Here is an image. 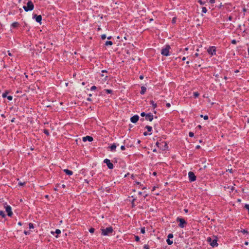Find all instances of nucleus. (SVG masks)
<instances>
[{
    "instance_id": "f257e3e1",
    "label": "nucleus",
    "mask_w": 249,
    "mask_h": 249,
    "mask_svg": "<svg viewBox=\"0 0 249 249\" xmlns=\"http://www.w3.org/2000/svg\"><path fill=\"white\" fill-rule=\"evenodd\" d=\"M207 241L213 247L218 246V244L217 243V238L215 236H213V238L211 237H208L207 239Z\"/></svg>"
},
{
    "instance_id": "f03ea898",
    "label": "nucleus",
    "mask_w": 249,
    "mask_h": 249,
    "mask_svg": "<svg viewBox=\"0 0 249 249\" xmlns=\"http://www.w3.org/2000/svg\"><path fill=\"white\" fill-rule=\"evenodd\" d=\"M23 8L26 12L31 11L34 8V5L31 0H29L26 6H23Z\"/></svg>"
},
{
    "instance_id": "7ed1b4c3",
    "label": "nucleus",
    "mask_w": 249,
    "mask_h": 249,
    "mask_svg": "<svg viewBox=\"0 0 249 249\" xmlns=\"http://www.w3.org/2000/svg\"><path fill=\"white\" fill-rule=\"evenodd\" d=\"M101 231L102 235L107 236L110 235L112 233L113 230L111 227H109L106 229H102Z\"/></svg>"
},
{
    "instance_id": "20e7f679",
    "label": "nucleus",
    "mask_w": 249,
    "mask_h": 249,
    "mask_svg": "<svg viewBox=\"0 0 249 249\" xmlns=\"http://www.w3.org/2000/svg\"><path fill=\"white\" fill-rule=\"evenodd\" d=\"M171 49L169 45H166L165 48L162 49L161 53L164 56L169 55V50Z\"/></svg>"
},
{
    "instance_id": "39448f33",
    "label": "nucleus",
    "mask_w": 249,
    "mask_h": 249,
    "mask_svg": "<svg viewBox=\"0 0 249 249\" xmlns=\"http://www.w3.org/2000/svg\"><path fill=\"white\" fill-rule=\"evenodd\" d=\"M177 221L179 222L178 226L181 228H183L185 227V225L187 224L185 220L181 218L178 217Z\"/></svg>"
},
{
    "instance_id": "423d86ee",
    "label": "nucleus",
    "mask_w": 249,
    "mask_h": 249,
    "mask_svg": "<svg viewBox=\"0 0 249 249\" xmlns=\"http://www.w3.org/2000/svg\"><path fill=\"white\" fill-rule=\"evenodd\" d=\"M4 208L5 209V211L7 213V215L9 216H11L13 214V213L12 211V209L10 206L7 205L6 203L4 204Z\"/></svg>"
},
{
    "instance_id": "0eeeda50",
    "label": "nucleus",
    "mask_w": 249,
    "mask_h": 249,
    "mask_svg": "<svg viewBox=\"0 0 249 249\" xmlns=\"http://www.w3.org/2000/svg\"><path fill=\"white\" fill-rule=\"evenodd\" d=\"M208 53L212 56L216 54V48L214 46L210 47L208 50Z\"/></svg>"
},
{
    "instance_id": "6e6552de",
    "label": "nucleus",
    "mask_w": 249,
    "mask_h": 249,
    "mask_svg": "<svg viewBox=\"0 0 249 249\" xmlns=\"http://www.w3.org/2000/svg\"><path fill=\"white\" fill-rule=\"evenodd\" d=\"M189 179L191 182L196 180V176L193 172H189L188 173Z\"/></svg>"
},
{
    "instance_id": "1a4fd4ad",
    "label": "nucleus",
    "mask_w": 249,
    "mask_h": 249,
    "mask_svg": "<svg viewBox=\"0 0 249 249\" xmlns=\"http://www.w3.org/2000/svg\"><path fill=\"white\" fill-rule=\"evenodd\" d=\"M104 162L107 165V167L109 169H112L113 168V164L110 162V160L107 159H106L104 160Z\"/></svg>"
},
{
    "instance_id": "9d476101",
    "label": "nucleus",
    "mask_w": 249,
    "mask_h": 249,
    "mask_svg": "<svg viewBox=\"0 0 249 249\" xmlns=\"http://www.w3.org/2000/svg\"><path fill=\"white\" fill-rule=\"evenodd\" d=\"M139 116L137 115H135L132 116L130 118V121L133 123H136V122H138V121L139 120Z\"/></svg>"
},
{
    "instance_id": "9b49d317",
    "label": "nucleus",
    "mask_w": 249,
    "mask_h": 249,
    "mask_svg": "<svg viewBox=\"0 0 249 249\" xmlns=\"http://www.w3.org/2000/svg\"><path fill=\"white\" fill-rule=\"evenodd\" d=\"M33 18L36 19V22L41 23V21L42 20V17L41 15H34L33 16Z\"/></svg>"
},
{
    "instance_id": "f8f14e48",
    "label": "nucleus",
    "mask_w": 249,
    "mask_h": 249,
    "mask_svg": "<svg viewBox=\"0 0 249 249\" xmlns=\"http://www.w3.org/2000/svg\"><path fill=\"white\" fill-rule=\"evenodd\" d=\"M145 119L149 121H152L153 119V116L151 113L146 114Z\"/></svg>"
},
{
    "instance_id": "ddd939ff",
    "label": "nucleus",
    "mask_w": 249,
    "mask_h": 249,
    "mask_svg": "<svg viewBox=\"0 0 249 249\" xmlns=\"http://www.w3.org/2000/svg\"><path fill=\"white\" fill-rule=\"evenodd\" d=\"M87 141L91 142L93 141V138L89 136H87L83 138V141L86 142Z\"/></svg>"
},
{
    "instance_id": "4468645a",
    "label": "nucleus",
    "mask_w": 249,
    "mask_h": 249,
    "mask_svg": "<svg viewBox=\"0 0 249 249\" xmlns=\"http://www.w3.org/2000/svg\"><path fill=\"white\" fill-rule=\"evenodd\" d=\"M164 145V146L165 147H167V144L166 142H162L161 143H160L159 142H156V145L158 147H160L161 145Z\"/></svg>"
},
{
    "instance_id": "2eb2a0df",
    "label": "nucleus",
    "mask_w": 249,
    "mask_h": 249,
    "mask_svg": "<svg viewBox=\"0 0 249 249\" xmlns=\"http://www.w3.org/2000/svg\"><path fill=\"white\" fill-rule=\"evenodd\" d=\"M64 172L66 174H67L68 175H69V176H71V175H72V174H73V172L70 170H68L67 169H64Z\"/></svg>"
},
{
    "instance_id": "dca6fc26",
    "label": "nucleus",
    "mask_w": 249,
    "mask_h": 249,
    "mask_svg": "<svg viewBox=\"0 0 249 249\" xmlns=\"http://www.w3.org/2000/svg\"><path fill=\"white\" fill-rule=\"evenodd\" d=\"M116 147L117 146H116V144L115 143H113V144H112L110 146V149L111 151H114L116 150Z\"/></svg>"
},
{
    "instance_id": "f3484780",
    "label": "nucleus",
    "mask_w": 249,
    "mask_h": 249,
    "mask_svg": "<svg viewBox=\"0 0 249 249\" xmlns=\"http://www.w3.org/2000/svg\"><path fill=\"white\" fill-rule=\"evenodd\" d=\"M55 233L59 234L61 233V231L59 229H56L55 231H51V234L53 235H54Z\"/></svg>"
},
{
    "instance_id": "a211bd4d",
    "label": "nucleus",
    "mask_w": 249,
    "mask_h": 249,
    "mask_svg": "<svg viewBox=\"0 0 249 249\" xmlns=\"http://www.w3.org/2000/svg\"><path fill=\"white\" fill-rule=\"evenodd\" d=\"M150 104L154 108H155L157 105L156 103H154V102L153 100H151L150 101Z\"/></svg>"
},
{
    "instance_id": "6ab92c4d",
    "label": "nucleus",
    "mask_w": 249,
    "mask_h": 249,
    "mask_svg": "<svg viewBox=\"0 0 249 249\" xmlns=\"http://www.w3.org/2000/svg\"><path fill=\"white\" fill-rule=\"evenodd\" d=\"M18 25L19 23L18 22H14L11 25L12 27L13 28H17L18 26Z\"/></svg>"
},
{
    "instance_id": "aec40b11",
    "label": "nucleus",
    "mask_w": 249,
    "mask_h": 249,
    "mask_svg": "<svg viewBox=\"0 0 249 249\" xmlns=\"http://www.w3.org/2000/svg\"><path fill=\"white\" fill-rule=\"evenodd\" d=\"M146 90V88L145 87H142L141 93L142 94H143L145 92Z\"/></svg>"
},
{
    "instance_id": "412c9836",
    "label": "nucleus",
    "mask_w": 249,
    "mask_h": 249,
    "mask_svg": "<svg viewBox=\"0 0 249 249\" xmlns=\"http://www.w3.org/2000/svg\"><path fill=\"white\" fill-rule=\"evenodd\" d=\"M145 128L147 129V130H148V131L149 132H151L152 130V128L151 126H149V125H146L145 126Z\"/></svg>"
},
{
    "instance_id": "4be33fe9",
    "label": "nucleus",
    "mask_w": 249,
    "mask_h": 249,
    "mask_svg": "<svg viewBox=\"0 0 249 249\" xmlns=\"http://www.w3.org/2000/svg\"><path fill=\"white\" fill-rule=\"evenodd\" d=\"M112 44H113V43H112V41H107L106 42L105 45H106V46H108V45H110V46H111V45H112Z\"/></svg>"
},
{
    "instance_id": "5701e85b",
    "label": "nucleus",
    "mask_w": 249,
    "mask_h": 249,
    "mask_svg": "<svg viewBox=\"0 0 249 249\" xmlns=\"http://www.w3.org/2000/svg\"><path fill=\"white\" fill-rule=\"evenodd\" d=\"M166 242L169 245H171L173 244V241L168 238L167 239Z\"/></svg>"
},
{
    "instance_id": "b1692460",
    "label": "nucleus",
    "mask_w": 249,
    "mask_h": 249,
    "mask_svg": "<svg viewBox=\"0 0 249 249\" xmlns=\"http://www.w3.org/2000/svg\"><path fill=\"white\" fill-rule=\"evenodd\" d=\"M0 216H1L2 217H4L5 216V214H4L3 211H0Z\"/></svg>"
},
{
    "instance_id": "393cba45",
    "label": "nucleus",
    "mask_w": 249,
    "mask_h": 249,
    "mask_svg": "<svg viewBox=\"0 0 249 249\" xmlns=\"http://www.w3.org/2000/svg\"><path fill=\"white\" fill-rule=\"evenodd\" d=\"M207 12V9L205 7H203L202 8V12L203 13H206Z\"/></svg>"
},
{
    "instance_id": "a878e982",
    "label": "nucleus",
    "mask_w": 249,
    "mask_h": 249,
    "mask_svg": "<svg viewBox=\"0 0 249 249\" xmlns=\"http://www.w3.org/2000/svg\"><path fill=\"white\" fill-rule=\"evenodd\" d=\"M105 91L106 93H108V94H110V93H111L112 92V90H111V89H105Z\"/></svg>"
},
{
    "instance_id": "bb28decb",
    "label": "nucleus",
    "mask_w": 249,
    "mask_h": 249,
    "mask_svg": "<svg viewBox=\"0 0 249 249\" xmlns=\"http://www.w3.org/2000/svg\"><path fill=\"white\" fill-rule=\"evenodd\" d=\"M200 117H201V118H202V117H203V118H204V120H208V118H209L208 116H207V115L203 116V115H200Z\"/></svg>"
},
{
    "instance_id": "cd10ccee",
    "label": "nucleus",
    "mask_w": 249,
    "mask_h": 249,
    "mask_svg": "<svg viewBox=\"0 0 249 249\" xmlns=\"http://www.w3.org/2000/svg\"><path fill=\"white\" fill-rule=\"evenodd\" d=\"M29 228L30 229H33L34 228L33 224L30 223L29 224Z\"/></svg>"
},
{
    "instance_id": "c85d7f7f",
    "label": "nucleus",
    "mask_w": 249,
    "mask_h": 249,
    "mask_svg": "<svg viewBox=\"0 0 249 249\" xmlns=\"http://www.w3.org/2000/svg\"><path fill=\"white\" fill-rule=\"evenodd\" d=\"M199 93L198 92H196L194 93V96L196 98L197 97L199 96Z\"/></svg>"
},
{
    "instance_id": "c756f323",
    "label": "nucleus",
    "mask_w": 249,
    "mask_h": 249,
    "mask_svg": "<svg viewBox=\"0 0 249 249\" xmlns=\"http://www.w3.org/2000/svg\"><path fill=\"white\" fill-rule=\"evenodd\" d=\"M198 2L200 4V5H204L205 3V1H203L202 0H199Z\"/></svg>"
},
{
    "instance_id": "7c9ffc66",
    "label": "nucleus",
    "mask_w": 249,
    "mask_h": 249,
    "mask_svg": "<svg viewBox=\"0 0 249 249\" xmlns=\"http://www.w3.org/2000/svg\"><path fill=\"white\" fill-rule=\"evenodd\" d=\"M94 229L93 228H90L89 230V231L90 232V233H93L94 232Z\"/></svg>"
},
{
    "instance_id": "2f4dec72",
    "label": "nucleus",
    "mask_w": 249,
    "mask_h": 249,
    "mask_svg": "<svg viewBox=\"0 0 249 249\" xmlns=\"http://www.w3.org/2000/svg\"><path fill=\"white\" fill-rule=\"evenodd\" d=\"M173 237V234L172 233H170L168 235V238H172Z\"/></svg>"
},
{
    "instance_id": "473e14b6",
    "label": "nucleus",
    "mask_w": 249,
    "mask_h": 249,
    "mask_svg": "<svg viewBox=\"0 0 249 249\" xmlns=\"http://www.w3.org/2000/svg\"><path fill=\"white\" fill-rule=\"evenodd\" d=\"M189 136L190 137H193L194 136V133L192 132H190L189 133Z\"/></svg>"
},
{
    "instance_id": "72a5a7b5",
    "label": "nucleus",
    "mask_w": 249,
    "mask_h": 249,
    "mask_svg": "<svg viewBox=\"0 0 249 249\" xmlns=\"http://www.w3.org/2000/svg\"><path fill=\"white\" fill-rule=\"evenodd\" d=\"M97 89V87L95 86H93L91 87L90 88V90H95Z\"/></svg>"
},
{
    "instance_id": "f704fd0d",
    "label": "nucleus",
    "mask_w": 249,
    "mask_h": 249,
    "mask_svg": "<svg viewBox=\"0 0 249 249\" xmlns=\"http://www.w3.org/2000/svg\"><path fill=\"white\" fill-rule=\"evenodd\" d=\"M135 240L137 242H139L140 241V237L138 236H135Z\"/></svg>"
},
{
    "instance_id": "c9c22d12",
    "label": "nucleus",
    "mask_w": 249,
    "mask_h": 249,
    "mask_svg": "<svg viewBox=\"0 0 249 249\" xmlns=\"http://www.w3.org/2000/svg\"><path fill=\"white\" fill-rule=\"evenodd\" d=\"M44 133L47 135H49V131L48 130H46V129H44Z\"/></svg>"
},
{
    "instance_id": "e433bc0d",
    "label": "nucleus",
    "mask_w": 249,
    "mask_h": 249,
    "mask_svg": "<svg viewBox=\"0 0 249 249\" xmlns=\"http://www.w3.org/2000/svg\"><path fill=\"white\" fill-rule=\"evenodd\" d=\"M141 232L142 233H145V228H142L141 230Z\"/></svg>"
},
{
    "instance_id": "4c0bfd02",
    "label": "nucleus",
    "mask_w": 249,
    "mask_h": 249,
    "mask_svg": "<svg viewBox=\"0 0 249 249\" xmlns=\"http://www.w3.org/2000/svg\"><path fill=\"white\" fill-rule=\"evenodd\" d=\"M7 98L8 100H10V101L12 100V99H13V97L12 96H11V95L8 96L7 97Z\"/></svg>"
},
{
    "instance_id": "58836bf2",
    "label": "nucleus",
    "mask_w": 249,
    "mask_h": 249,
    "mask_svg": "<svg viewBox=\"0 0 249 249\" xmlns=\"http://www.w3.org/2000/svg\"><path fill=\"white\" fill-rule=\"evenodd\" d=\"M106 35L104 34V35H102L101 36V38H102L103 40L105 39H106Z\"/></svg>"
},
{
    "instance_id": "ea45409f",
    "label": "nucleus",
    "mask_w": 249,
    "mask_h": 249,
    "mask_svg": "<svg viewBox=\"0 0 249 249\" xmlns=\"http://www.w3.org/2000/svg\"><path fill=\"white\" fill-rule=\"evenodd\" d=\"M144 249H149V246L147 245H144L143 246Z\"/></svg>"
},
{
    "instance_id": "a19ab883",
    "label": "nucleus",
    "mask_w": 249,
    "mask_h": 249,
    "mask_svg": "<svg viewBox=\"0 0 249 249\" xmlns=\"http://www.w3.org/2000/svg\"><path fill=\"white\" fill-rule=\"evenodd\" d=\"M2 97H3V98L7 97V93H3L2 94Z\"/></svg>"
},
{
    "instance_id": "79ce46f5",
    "label": "nucleus",
    "mask_w": 249,
    "mask_h": 249,
    "mask_svg": "<svg viewBox=\"0 0 249 249\" xmlns=\"http://www.w3.org/2000/svg\"><path fill=\"white\" fill-rule=\"evenodd\" d=\"M245 208L249 211V204H246Z\"/></svg>"
},
{
    "instance_id": "37998d69",
    "label": "nucleus",
    "mask_w": 249,
    "mask_h": 249,
    "mask_svg": "<svg viewBox=\"0 0 249 249\" xmlns=\"http://www.w3.org/2000/svg\"><path fill=\"white\" fill-rule=\"evenodd\" d=\"M231 43L233 44H235L236 43V40L235 39H233L232 41H231Z\"/></svg>"
},
{
    "instance_id": "c03bdc74",
    "label": "nucleus",
    "mask_w": 249,
    "mask_h": 249,
    "mask_svg": "<svg viewBox=\"0 0 249 249\" xmlns=\"http://www.w3.org/2000/svg\"><path fill=\"white\" fill-rule=\"evenodd\" d=\"M121 149L122 150H125V146H124V145H122V146H121Z\"/></svg>"
},
{
    "instance_id": "a18cd8bd",
    "label": "nucleus",
    "mask_w": 249,
    "mask_h": 249,
    "mask_svg": "<svg viewBox=\"0 0 249 249\" xmlns=\"http://www.w3.org/2000/svg\"><path fill=\"white\" fill-rule=\"evenodd\" d=\"M146 114L144 113V112H142L141 114V115L142 116H145L146 117Z\"/></svg>"
},
{
    "instance_id": "49530a36",
    "label": "nucleus",
    "mask_w": 249,
    "mask_h": 249,
    "mask_svg": "<svg viewBox=\"0 0 249 249\" xmlns=\"http://www.w3.org/2000/svg\"><path fill=\"white\" fill-rule=\"evenodd\" d=\"M241 231L243 233H248V231L247 230H243V231Z\"/></svg>"
},
{
    "instance_id": "de8ad7c7",
    "label": "nucleus",
    "mask_w": 249,
    "mask_h": 249,
    "mask_svg": "<svg viewBox=\"0 0 249 249\" xmlns=\"http://www.w3.org/2000/svg\"><path fill=\"white\" fill-rule=\"evenodd\" d=\"M18 184H19V185H20V186H23L24 184H25V182H23V183H22V182H18Z\"/></svg>"
},
{
    "instance_id": "09e8293b",
    "label": "nucleus",
    "mask_w": 249,
    "mask_h": 249,
    "mask_svg": "<svg viewBox=\"0 0 249 249\" xmlns=\"http://www.w3.org/2000/svg\"><path fill=\"white\" fill-rule=\"evenodd\" d=\"M209 1L211 3H214L215 2V0H210Z\"/></svg>"
},
{
    "instance_id": "8fccbe9b",
    "label": "nucleus",
    "mask_w": 249,
    "mask_h": 249,
    "mask_svg": "<svg viewBox=\"0 0 249 249\" xmlns=\"http://www.w3.org/2000/svg\"><path fill=\"white\" fill-rule=\"evenodd\" d=\"M176 18H174L172 19V22L173 23H175L176 22Z\"/></svg>"
},
{
    "instance_id": "3c124183",
    "label": "nucleus",
    "mask_w": 249,
    "mask_h": 249,
    "mask_svg": "<svg viewBox=\"0 0 249 249\" xmlns=\"http://www.w3.org/2000/svg\"><path fill=\"white\" fill-rule=\"evenodd\" d=\"M151 133H149V134H147V132H144V133H143V135H144V136H146V135H151Z\"/></svg>"
},
{
    "instance_id": "603ef678",
    "label": "nucleus",
    "mask_w": 249,
    "mask_h": 249,
    "mask_svg": "<svg viewBox=\"0 0 249 249\" xmlns=\"http://www.w3.org/2000/svg\"><path fill=\"white\" fill-rule=\"evenodd\" d=\"M166 107H170L171 105H170V103H167V104H166Z\"/></svg>"
},
{
    "instance_id": "864d4df0",
    "label": "nucleus",
    "mask_w": 249,
    "mask_h": 249,
    "mask_svg": "<svg viewBox=\"0 0 249 249\" xmlns=\"http://www.w3.org/2000/svg\"><path fill=\"white\" fill-rule=\"evenodd\" d=\"M24 233L26 234V235H27V234H29L30 232L28 231H24Z\"/></svg>"
},
{
    "instance_id": "5fc2aeb1",
    "label": "nucleus",
    "mask_w": 249,
    "mask_h": 249,
    "mask_svg": "<svg viewBox=\"0 0 249 249\" xmlns=\"http://www.w3.org/2000/svg\"><path fill=\"white\" fill-rule=\"evenodd\" d=\"M230 189L231 191H233L234 190V187L233 186H231Z\"/></svg>"
},
{
    "instance_id": "6e6d98bb",
    "label": "nucleus",
    "mask_w": 249,
    "mask_h": 249,
    "mask_svg": "<svg viewBox=\"0 0 249 249\" xmlns=\"http://www.w3.org/2000/svg\"><path fill=\"white\" fill-rule=\"evenodd\" d=\"M135 200V199H133L132 201V206H134V201Z\"/></svg>"
},
{
    "instance_id": "4d7b16f0",
    "label": "nucleus",
    "mask_w": 249,
    "mask_h": 249,
    "mask_svg": "<svg viewBox=\"0 0 249 249\" xmlns=\"http://www.w3.org/2000/svg\"><path fill=\"white\" fill-rule=\"evenodd\" d=\"M185 59H186V57H183L182 58V61H184V60H185Z\"/></svg>"
},
{
    "instance_id": "13d9d810",
    "label": "nucleus",
    "mask_w": 249,
    "mask_h": 249,
    "mask_svg": "<svg viewBox=\"0 0 249 249\" xmlns=\"http://www.w3.org/2000/svg\"><path fill=\"white\" fill-rule=\"evenodd\" d=\"M184 211L185 212V213H187L188 212V210L187 209H184Z\"/></svg>"
},
{
    "instance_id": "bf43d9fd",
    "label": "nucleus",
    "mask_w": 249,
    "mask_h": 249,
    "mask_svg": "<svg viewBox=\"0 0 249 249\" xmlns=\"http://www.w3.org/2000/svg\"><path fill=\"white\" fill-rule=\"evenodd\" d=\"M156 174H157V173H156V172H154L153 173V175L154 176H156Z\"/></svg>"
},
{
    "instance_id": "052dcab7",
    "label": "nucleus",
    "mask_w": 249,
    "mask_h": 249,
    "mask_svg": "<svg viewBox=\"0 0 249 249\" xmlns=\"http://www.w3.org/2000/svg\"><path fill=\"white\" fill-rule=\"evenodd\" d=\"M18 225H20V226L22 225V223H21V222H19L18 223Z\"/></svg>"
},
{
    "instance_id": "680f3d73",
    "label": "nucleus",
    "mask_w": 249,
    "mask_h": 249,
    "mask_svg": "<svg viewBox=\"0 0 249 249\" xmlns=\"http://www.w3.org/2000/svg\"><path fill=\"white\" fill-rule=\"evenodd\" d=\"M15 121V118H13L12 120H11V122H14Z\"/></svg>"
},
{
    "instance_id": "e2e57ef3",
    "label": "nucleus",
    "mask_w": 249,
    "mask_h": 249,
    "mask_svg": "<svg viewBox=\"0 0 249 249\" xmlns=\"http://www.w3.org/2000/svg\"><path fill=\"white\" fill-rule=\"evenodd\" d=\"M102 72H107V71L106 70H103V71H102Z\"/></svg>"
},
{
    "instance_id": "0e129e2a",
    "label": "nucleus",
    "mask_w": 249,
    "mask_h": 249,
    "mask_svg": "<svg viewBox=\"0 0 249 249\" xmlns=\"http://www.w3.org/2000/svg\"><path fill=\"white\" fill-rule=\"evenodd\" d=\"M195 55L196 56H198V53H195Z\"/></svg>"
},
{
    "instance_id": "69168bd1",
    "label": "nucleus",
    "mask_w": 249,
    "mask_h": 249,
    "mask_svg": "<svg viewBox=\"0 0 249 249\" xmlns=\"http://www.w3.org/2000/svg\"><path fill=\"white\" fill-rule=\"evenodd\" d=\"M245 244L246 245H248V242H247V241L245 242Z\"/></svg>"
},
{
    "instance_id": "338daca9",
    "label": "nucleus",
    "mask_w": 249,
    "mask_h": 249,
    "mask_svg": "<svg viewBox=\"0 0 249 249\" xmlns=\"http://www.w3.org/2000/svg\"><path fill=\"white\" fill-rule=\"evenodd\" d=\"M111 38V36H109L107 37V39H110Z\"/></svg>"
},
{
    "instance_id": "774afa93",
    "label": "nucleus",
    "mask_w": 249,
    "mask_h": 249,
    "mask_svg": "<svg viewBox=\"0 0 249 249\" xmlns=\"http://www.w3.org/2000/svg\"><path fill=\"white\" fill-rule=\"evenodd\" d=\"M228 170L229 171V172H230V173H231V172H232V169H228Z\"/></svg>"
}]
</instances>
